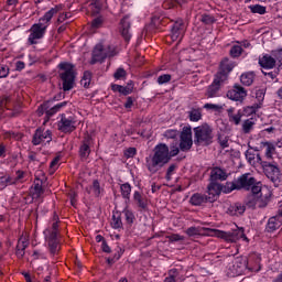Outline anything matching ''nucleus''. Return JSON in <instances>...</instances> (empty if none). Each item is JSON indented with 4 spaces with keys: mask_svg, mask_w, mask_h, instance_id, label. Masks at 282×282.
<instances>
[{
    "mask_svg": "<svg viewBox=\"0 0 282 282\" xmlns=\"http://www.w3.org/2000/svg\"><path fill=\"white\" fill-rule=\"evenodd\" d=\"M122 254H124V249H122V247H117L112 257L115 260L120 261V259H122Z\"/></svg>",
    "mask_w": 282,
    "mask_h": 282,
    "instance_id": "obj_58",
    "label": "nucleus"
},
{
    "mask_svg": "<svg viewBox=\"0 0 282 282\" xmlns=\"http://www.w3.org/2000/svg\"><path fill=\"white\" fill-rule=\"evenodd\" d=\"M226 83L225 75H216L212 85L208 86L205 96L207 98H219V91L221 89V85Z\"/></svg>",
    "mask_w": 282,
    "mask_h": 282,
    "instance_id": "obj_15",
    "label": "nucleus"
},
{
    "mask_svg": "<svg viewBox=\"0 0 282 282\" xmlns=\"http://www.w3.org/2000/svg\"><path fill=\"white\" fill-rule=\"evenodd\" d=\"M94 139H91V137H85V139L83 140L80 147H79V158H82V160H87V158H89V155H91V142Z\"/></svg>",
    "mask_w": 282,
    "mask_h": 282,
    "instance_id": "obj_25",
    "label": "nucleus"
},
{
    "mask_svg": "<svg viewBox=\"0 0 282 282\" xmlns=\"http://www.w3.org/2000/svg\"><path fill=\"white\" fill-rule=\"evenodd\" d=\"M78 120L76 119V115H61V120L57 121V131L61 133H65L66 135L69 133H74L76 131Z\"/></svg>",
    "mask_w": 282,
    "mask_h": 282,
    "instance_id": "obj_9",
    "label": "nucleus"
},
{
    "mask_svg": "<svg viewBox=\"0 0 282 282\" xmlns=\"http://www.w3.org/2000/svg\"><path fill=\"white\" fill-rule=\"evenodd\" d=\"M254 72H248L240 76V83H242L246 87H250L252 83H254Z\"/></svg>",
    "mask_w": 282,
    "mask_h": 282,
    "instance_id": "obj_36",
    "label": "nucleus"
},
{
    "mask_svg": "<svg viewBox=\"0 0 282 282\" xmlns=\"http://www.w3.org/2000/svg\"><path fill=\"white\" fill-rule=\"evenodd\" d=\"M118 55V48L113 45H102L96 44L90 59V65H96V63H105L107 58H113V56Z\"/></svg>",
    "mask_w": 282,
    "mask_h": 282,
    "instance_id": "obj_4",
    "label": "nucleus"
},
{
    "mask_svg": "<svg viewBox=\"0 0 282 282\" xmlns=\"http://www.w3.org/2000/svg\"><path fill=\"white\" fill-rule=\"evenodd\" d=\"M59 226L61 218L58 217V214L54 212L52 217L48 219L46 228L43 231L51 257H56L61 250V241L58 240V235H61V230L58 229Z\"/></svg>",
    "mask_w": 282,
    "mask_h": 282,
    "instance_id": "obj_2",
    "label": "nucleus"
},
{
    "mask_svg": "<svg viewBox=\"0 0 282 282\" xmlns=\"http://www.w3.org/2000/svg\"><path fill=\"white\" fill-rule=\"evenodd\" d=\"M210 204V198L207 194L195 193L189 198V204L192 206H204V204Z\"/></svg>",
    "mask_w": 282,
    "mask_h": 282,
    "instance_id": "obj_27",
    "label": "nucleus"
},
{
    "mask_svg": "<svg viewBox=\"0 0 282 282\" xmlns=\"http://www.w3.org/2000/svg\"><path fill=\"white\" fill-rule=\"evenodd\" d=\"M30 34L28 37L29 45H36L41 41V39H45V34H47V31L41 26V24L34 23L30 29Z\"/></svg>",
    "mask_w": 282,
    "mask_h": 282,
    "instance_id": "obj_18",
    "label": "nucleus"
},
{
    "mask_svg": "<svg viewBox=\"0 0 282 282\" xmlns=\"http://www.w3.org/2000/svg\"><path fill=\"white\" fill-rule=\"evenodd\" d=\"M180 145L173 143L170 145L166 143H159L153 149V154L145 158L147 169L150 173H158L160 169H164L173 158L180 155Z\"/></svg>",
    "mask_w": 282,
    "mask_h": 282,
    "instance_id": "obj_1",
    "label": "nucleus"
},
{
    "mask_svg": "<svg viewBox=\"0 0 282 282\" xmlns=\"http://www.w3.org/2000/svg\"><path fill=\"white\" fill-rule=\"evenodd\" d=\"M208 232H210L209 228H205V227H188L186 229V236L187 237H202L204 235H208Z\"/></svg>",
    "mask_w": 282,
    "mask_h": 282,
    "instance_id": "obj_30",
    "label": "nucleus"
},
{
    "mask_svg": "<svg viewBox=\"0 0 282 282\" xmlns=\"http://www.w3.org/2000/svg\"><path fill=\"white\" fill-rule=\"evenodd\" d=\"M256 98L258 102H263V100L265 99V90L264 89L256 90Z\"/></svg>",
    "mask_w": 282,
    "mask_h": 282,
    "instance_id": "obj_59",
    "label": "nucleus"
},
{
    "mask_svg": "<svg viewBox=\"0 0 282 282\" xmlns=\"http://www.w3.org/2000/svg\"><path fill=\"white\" fill-rule=\"evenodd\" d=\"M175 171H177V164L172 163L166 170V174H165L166 182H171V180H173V175H175Z\"/></svg>",
    "mask_w": 282,
    "mask_h": 282,
    "instance_id": "obj_46",
    "label": "nucleus"
},
{
    "mask_svg": "<svg viewBox=\"0 0 282 282\" xmlns=\"http://www.w3.org/2000/svg\"><path fill=\"white\" fill-rule=\"evenodd\" d=\"M188 118H189L191 122H199V120H202V110L192 109L188 112Z\"/></svg>",
    "mask_w": 282,
    "mask_h": 282,
    "instance_id": "obj_40",
    "label": "nucleus"
},
{
    "mask_svg": "<svg viewBox=\"0 0 282 282\" xmlns=\"http://www.w3.org/2000/svg\"><path fill=\"white\" fill-rule=\"evenodd\" d=\"M90 8H91L93 17H98V14H100V12H102V8H105V1L91 0Z\"/></svg>",
    "mask_w": 282,
    "mask_h": 282,
    "instance_id": "obj_34",
    "label": "nucleus"
},
{
    "mask_svg": "<svg viewBox=\"0 0 282 282\" xmlns=\"http://www.w3.org/2000/svg\"><path fill=\"white\" fill-rule=\"evenodd\" d=\"M177 135H180V131H177L175 129H169L164 132V138H167L170 140H175V138H177Z\"/></svg>",
    "mask_w": 282,
    "mask_h": 282,
    "instance_id": "obj_52",
    "label": "nucleus"
},
{
    "mask_svg": "<svg viewBox=\"0 0 282 282\" xmlns=\"http://www.w3.org/2000/svg\"><path fill=\"white\" fill-rule=\"evenodd\" d=\"M224 237L226 241H230L231 243H237V241H250L248 239V236H246L243 227H237L236 229H232L230 231L224 232Z\"/></svg>",
    "mask_w": 282,
    "mask_h": 282,
    "instance_id": "obj_20",
    "label": "nucleus"
},
{
    "mask_svg": "<svg viewBox=\"0 0 282 282\" xmlns=\"http://www.w3.org/2000/svg\"><path fill=\"white\" fill-rule=\"evenodd\" d=\"M132 188H133V186H131V184L129 182L120 185L121 197H122V199H124L126 204H129V202H131Z\"/></svg>",
    "mask_w": 282,
    "mask_h": 282,
    "instance_id": "obj_33",
    "label": "nucleus"
},
{
    "mask_svg": "<svg viewBox=\"0 0 282 282\" xmlns=\"http://www.w3.org/2000/svg\"><path fill=\"white\" fill-rule=\"evenodd\" d=\"M102 23H105V20L102 19V17H97L91 21V28H94L95 30H98V28H102Z\"/></svg>",
    "mask_w": 282,
    "mask_h": 282,
    "instance_id": "obj_54",
    "label": "nucleus"
},
{
    "mask_svg": "<svg viewBox=\"0 0 282 282\" xmlns=\"http://www.w3.org/2000/svg\"><path fill=\"white\" fill-rule=\"evenodd\" d=\"M64 8V4H56L55 7L51 8L47 12L44 13L42 18L39 19L37 25L47 31V28H50V23H52V19H54L55 14L62 12Z\"/></svg>",
    "mask_w": 282,
    "mask_h": 282,
    "instance_id": "obj_14",
    "label": "nucleus"
},
{
    "mask_svg": "<svg viewBox=\"0 0 282 282\" xmlns=\"http://www.w3.org/2000/svg\"><path fill=\"white\" fill-rule=\"evenodd\" d=\"M45 182H47V176H45V173L40 172V174L35 175L33 186L30 189L32 199H41V197H43V194L45 193L43 184Z\"/></svg>",
    "mask_w": 282,
    "mask_h": 282,
    "instance_id": "obj_12",
    "label": "nucleus"
},
{
    "mask_svg": "<svg viewBox=\"0 0 282 282\" xmlns=\"http://www.w3.org/2000/svg\"><path fill=\"white\" fill-rule=\"evenodd\" d=\"M132 202L139 213H147V210H149V197L144 195L143 191H134L132 194Z\"/></svg>",
    "mask_w": 282,
    "mask_h": 282,
    "instance_id": "obj_16",
    "label": "nucleus"
},
{
    "mask_svg": "<svg viewBox=\"0 0 282 282\" xmlns=\"http://www.w3.org/2000/svg\"><path fill=\"white\" fill-rule=\"evenodd\" d=\"M254 127V119L250 118L242 122V131L243 133H250Z\"/></svg>",
    "mask_w": 282,
    "mask_h": 282,
    "instance_id": "obj_43",
    "label": "nucleus"
},
{
    "mask_svg": "<svg viewBox=\"0 0 282 282\" xmlns=\"http://www.w3.org/2000/svg\"><path fill=\"white\" fill-rule=\"evenodd\" d=\"M121 213L124 217L126 226L131 228V226L135 224V213H133V209L129 208V205H127Z\"/></svg>",
    "mask_w": 282,
    "mask_h": 282,
    "instance_id": "obj_29",
    "label": "nucleus"
},
{
    "mask_svg": "<svg viewBox=\"0 0 282 282\" xmlns=\"http://www.w3.org/2000/svg\"><path fill=\"white\" fill-rule=\"evenodd\" d=\"M254 160L257 164L262 166L264 175L272 182L273 186H279L281 184V169H279V165L263 161L261 154H257Z\"/></svg>",
    "mask_w": 282,
    "mask_h": 282,
    "instance_id": "obj_6",
    "label": "nucleus"
},
{
    "mask_svg": "<svg viewBox=\"0 0 282 282\" xmlns=\"http://www.w3.org/2000/svg\"><path fill=\"white\" fill-rule=\"evenodd\" d=\"M14 184H17V183L12 176H1L0 177V186H1L2 191L4 188H8V186H14Z\"/></svg>",
    "mask_w": 282,
    "mask_h": 282,
    "instance_id": "obj_39",
    "label": "nucleus"
},
{
    "mask_svg": "<svg viewBox=\"0 0 282 282\" xmlns=\"http://www.w3.org/2000/svg\"><path fill=\"white\" fill-rule=\"evenodd\" d=\"M82 87L85 89H89V86L91 85V72L85 70L80 80Z\"/></svg>",
    "mask_w": 282,
    "mask_h": 282,
    "instance_id": "obj_38",
    "label": "nucleus"
},
{
    "mask_svg": "<svg viewBox=\"0 0 282 282\" xmlns=\"http://www.w3.org/2000/svg\"><path fill=\"white\" fill-rule=\"evenodd\" d=\"M250 191L254 195V197H261V187L259 186V184L254 183L250 187Z\"/></svg>",
    "mask_w": 282,
    "mask_h": 282,
    "instance_id": "obj_57",
    "label": "nucleus"
},
{
    "mask_svg": "<svg viewBox=\"0 0 282 282\" xmlns=\"http://www.w3.org/2000/svg\"><path fill=\"white\" fill-rule=\"evenodd\" d=\"M228 191V182L224 185L219 182L209 181V184L207 186V197L209 198L210 204H213V202H217V198L219 197V195H221V193H231Z\"/></svg>",
    "mask_w": 282,
    "mask_h": 282,
    "instance_id": "obj_10",
    "label": "nucleus"
},
{
    "mask_svg": "<svg viewBox=\"0 0 282 282\" xmlns=\"http://www.w3.org/2000/svg\"><path fill=\"white\" fill-rule=\"evenodd\" d=\"M282 226V217L280 215L272 216L268 219V223L264 228V232H268L269 235H272L279 230Z\"/></svg>",
    "mask_w": 282,
    "mask_h": 282,
    "instance_id": "obj_23",
    "label": "nucleus"
},
{
    "mask_svg": "<svg viewBox=\"0 0 282 282\" xmlns=\"http://www.w3.org/2000/svg\"><path fill=\"white\" fill-rule=\"evenodd\" d=\"M119 94H121V96H129L130 94H133V88L129 86H121V90Z\"/></svg>",
    "mask_w": 282,
    "mask_h": 282,
    "instance_id": "obj_61",
    "label": "nucleus"
},
{
    "mask_svg": "<svg viewBox=\"0 0 282 282\" xmlns=\"http://www.w3.org/2000/svg\"><path fill=\"white\" fill-rule=\"evenodd\" d=\"M133 102H135V97L129 96L123 105L124 109H131L133 107Z\"/></svg>",
    "mask_w": 282,
    "mask_h": 282,
    "instance_id": "obj_60",
    "label": "nucleus"
},
{
    "mask_svg": "<svg viewBox=\"0 0 282 282\" xmlns=\"http://www.w3.org/2000/svg\"><path fill=\"white\" fill-rule=\"evenodd\" d=\"M246 96H248V91L239 84H235L234 87L227 91V98L234 102H243Z\"/></svg>",
    "mask_w": 282,
    "mask_h": 282,
    "instance_id": "obj_19",
    "label": "nucleus"
},
{
    "mask_svg": "<svg viewBox=\"0 0 282 282\" xmlns=\"http://www.w3.org/2000/svg\"><path fill=\"white\" fill-rule=\"evenodd\" d=\"M204 109H206L207 111H220L224 109V107L217 104H205Z\"/></svg>",
    "mask_w": 282,
    "mask_h": 282,
    "instance_id": "obj_51",
    "label": "nucleus"
},
{
    "mask_svg": "<svg viewBox=\"0 0 282 282\" xmlns=\"http://www.w3.org/2000/svg\"><path fill=\"white\" fill-rule=\"evenodd\" d=\"M172 78L171 74H163L158 77L156 83L158 85H166L167 83H171Z\"/></svg>",
    "mask_w": 282,
    "mask_h": 282,
    "instance_id": "obj_49",
    "label": "nucleus"
},
{
    "mask_svg": "<svg viewBox=\"0 0 282 282\" xmlns=\"http://www.w3.org/2000/svg\"><path fill=\"white\" fill-rule=\"evenodd\" d=\"M120 23L121 36L124 39L126 43H129V41H131V32H129V30H131V23H129L127 17H124Z\"/></svg>",
    "mask_w": 282,
    "mask_h": 282,
    "instance_id": "obj_32",
    "label": "nucleus"
},
{
    "mask_svg": "<svg viewBox=\"0 0 282 282\" xmlns=\"http://www.w3.org/2000/svg\"><path fill=\"white\" fill-rule=\"evenodd\" d=\"M138 153V150L135 148H128L124 155L128 158H134Z\"/></svg>",
    "mask_w": 282,
    "mask_h": 282,
    "instance_id": "obj_63",
    "label": "nucleus"
},
{
    "mask_svg": "<svg viewBox=\"0 0 282 282\" xmlns=\"http://www.w3.org/2000/svg\"><path fill=\"white\" fill-rule=\"evenodd\" d=\"M63 107H67V101H62L55 106H53L50 110H46V113L48 116H54L55 113H58Z\"/></svg>",
    "mask_w": 282,
    "mask_h": 282,
    "instance_id": "obj_45",
    "label": "nucleus"
},
{
    "mask_svg": "<svg viewBox=\"0 0 282 282\" xmlns=\"http://www.w3.org/2000/svg\"><path fill=\"white\" fill-rule=\"evenodd\" d=\"M228 180V172L226 170L214 166L210 169L209 182H226Z\"/></svg>",
    "mask_w": 282,
    "mask_h": 282,
    "instance_id": "obj_21",
    "label": "nucleus"
},
{
    "mask_svg": "<svg viewBox=\"0 0 282 282\" xmlns=\"http://www.w3.org/2000/svg\"><path fill=\"white\" fill-rule=\"evenodd\" d=\"M265 158L267 160H272V153L274 151V145L270 144V143H265Z\"/></svg>",
    "mask_w": 282,
    "mask_h": 282,
    "instance_id": "obj_55",
    "label": "nucleus"
},
{
    "mask_svg": "<svg viewBox=\"0 0 282 282\" xmlns=\"http://www.w3.org/2000/svg\"><path fill=\"white\" fill-rule=\"evenodd\" d=\"M245 158L246 160L249 162V164H254V160H256V154L254 152L247 150L245 152Z\"/></svg>",
    "mask_w": 282,
    "mask_h": 282,
    "instance_id": "obj_56",
    "label": "nucleus"
},
{
    "mask_svg": "<svg viewBox=\"0 0 282 282\" xmlns=\"http://www.w3.org/2000/svg\"><path fill=\"white\" fill-rule=\"evenodd\" d=\"M229 54L231 58H239V56L243 54V47H241V45H234L231 46Z\"/></svg>",
    "mask_w": 282,
    "mask_h": 282,
    "instance_id": "obj_42",
    "label": "nucleus"
},
{
    "mask_svg": "<svg viewBox=\"0 0 282 282\" xmlns=\"http://www.w3.org/2000/svg\"><path fill=\"white\" fill-rule=\"evenodd\" d=\"M53 132L52 130L47 129L45 130V128L43 127H39L36 128V130L33 133L32 137V144L33 147H39V145H43V144H50V142H52L53 140Z\"/></svg>",
    "mask_w": 282,
    "mask_h": 282,
    "instance_id": "obj_11",
    "label": "nucleus"
},
{
    "mask_svg": "<svg viewBox=\"0 0 282 282\" xmlns=\"http://www.w3.org/2000/svg\"><path fill=\"white\" fill-rule=\"evenodd\" d=\"M21 104L13 102L12 95L0 96V113L4 115L6 118H17L21 116Z\"/></svg>",
    "mask_w": 282,
    "mask_h": 282,
    "instance_id": "obj_5",
    "label": "nucleus"
},
{
    "mask_svg": "<svg viewBox=\"0 0 282 282\" xmlns=\"http://www.w3.org/2000/svg\"><path fill=\"white\" fill-rule=\"evenodd\" d=\"M88 193H91L94 197H102L105 195V187L100 186V181L98 178L94 180Z\"/></svg>",
    "mask_w": 282,
    "mask_h": 282,
    "instance_id": "obj_31",
    "label": "nucleus"
},
{
    "mask_svg": "<svg viewBox=\"0 0 282 282\" xmlns=\"http://www.w3.org/2000/svg\"><path fill=\"white\" fill-rule=\"evenodd\" d=\"M228 135L219 133L217 137L218 144H220L221 149H228L230 144L228 143Z\"/></svg>",
    "mask_w": 282,
    "mask_h": 282,
    "instance_id": "obj_47",
    "label": "nucleus"
},
{
    "mask_svg": "<svg viewBox=\"0 0 282 282\" xmlns=\"http://www.w3.org/2000/svg\"><path fill=\"white\" fill-rule=\"evenodd\" d=\"M254 184H257V178H254V176H252L250 173H246L240 175L237 180L228 182L227 188L229 187V189H227V193L242 189L250 191Z\"/></svg>",
    "mask_w": 282,
    "mask_h": 282,
    "instance_id": "obj_8",
    "label": "nucleus"
},
{
    "mask_svg": "<svg viewBox=\"0 0 282 282\" xmlns=\"http://www.w3.org/2000/svg\"><path fill=\"white\" fill-rule=\"evenodd\" d=\"M276 61L281 63L282 50L273 51L272 55L264 54L262 57L259 58V65L263 69H274V67H276Z\"/></svg>",
    "mask_w": 282,
    "mask_h": 282,
    "instance_id": "obj_13",
    "label": "nucleus"
},
{
    "mask_svg": "<svg viewBox=\"0 0 282 282\" xmlns=\"http://www.w3.org/2000/svg\"><path fill=\"white\" fill-rule=\"evenodd\" d=\"M200 21L205 25H213V23H215L216 20H215V17L205 13L202 15Z\"/></svg>",
    "mask_w": 282,
    "mask_h": 282,
    "instance_id": "obj_50",
    "label": "nucleus"
},
{
    "mask_svg": "<svg viewBox=\"0 0 282 282\" xmlns=\"http://www.w3.org/2000/svg\"><path fill=\"white\" fill-rule=\"evenodd\" d=\"M228 215L231 217H239L246 213V205L242 203H234L227 209Z\"/></svg>",
    "mask_w": 282,
    "mask_h": 282,
    "instance_id": "obj_28",
    "label": "nucleus"
},
{
    "mask_svg": "<svg viewBox=\"0 0 282 282\" xmlns=\"http://www.w3.org/2000/svg\"><path fill=\"white\" fill-rule=\"evenodd\" d=\"M178 147L183 153L193 149V130L191 128H184L181 132Z\"/></svg>",
    "mask_w": 282,
    "mask_h": 282,
    "instance_id": "obj_17",
    "label": "nucleus"
},
{
    "mask_svg": "<svg viewBox=\"0 0 282 282\" xmlns=\"http://www.w3.org/2000/svg\"><path fill=\"white\" fill-rule=\"evenodd\" d=\"M248 268V261L243 259H236L232 263V265L229 268L234 274V276H239L243 272H246Z\"/></svg>",
    "mask_w": 282,
    "mask_h": 282,
    "instance_id": "obj_26",
    "label": "nucleus"
},
{
    "mask_svg": "<svg viewBox=\"0 0 282 282\" xmlns=\"http://www.w3.org/2000/svg\"><path fill=\"white\" fill-rule=\"evenodd\" d=\"M213 128L203 124L194 128V144L196 147H210L213 142Z\"/></svg>",
    "mask_w": 282,
    "mask_h": 282,
    "instance_id": "obj_7",
    "label": "nucleus"
},
{
    "mask_svg": "<svg viewBox=\"0 0 282 282\" xmlns=\"http://www.w3.org/2000/svg\"><path fill=\"white\" fill-rule=\"evenodd\" d=\"M249 8L252 14H267L268 12V9L261 4H253V6H250Z\"/></svg>",
    "mask_w": 282,
    "mask_h": 282,
    "instance_id": "obj_44",
    "label": "nucleus"
},
{
    "mask_svg": "<svg viewBox=\"0 0 282 282\" xmlns=\"http://www.w3.org/2000/svg\"><path fill=\"white\" fill-rule=\"evenodd\" d=\"M232 69H235V62L228 59V57H225L220 62V72L216 76H225V82H227L228 75L230 72H232Z\"/></svg>",
    "mask_w": 282,
    "mask_h": 282,
    "instance_id": "obj_24",
    "label": "nucleus"
},
{
    "mask_svg": "<svg viewBox=\"0 0 282 282\" xmlns=\"http://www.w3.org/2000/svg\"><path fill=\"white\" fill-rule=\"evenodd\" d=\"M122 216L120 214L112 215L111 228L113 230H122Z\"/></svg>",
    "mask_w": 282,
    "mask_h": 282,
    "instance_id": "obj_37",
    "label": "nucleus"
},
{
    "mask_svg": "<svg viewBox=\"0 0 282 282\" xmlns=\"http://www.w3.org/2000/svg\"><path fill=\"white\" fill-rule=\"evenodd\" d=\"M113 78L115 80H122L127 78V70H124V68L122 67L117 68V70L113 74Z\"/></svg>",
    "mask_w": 282,
    "mask_h": 282,
    "instance_id": "obj_48",
    "label": "nucleus"
},
{
    "mask_svg": "<svg viewBox=\"0 0 282 282\" xmlns=\"http://www.w3.org/2000/svg\"><path fill=\"white\" fill-rule=\"evenodd\" d=\"M172 35L171 39L172 41H182L184 39V32H186V29L184 26V20H177L173 25H172Z\"/></svg>",
    "mask_w": 282,
    "mask_h": 282,
    "instance_id": "obj_22",
    "label": "nucleus"
},
{
    "mask_svg": "<svg viewBox=\"0 0 282 282\" xmlns=\"http://www.w3.org/2000/svg\"><path fill=\"white\" fill-rule=\"evenodd\" d=\"M28 158H29V164H36V162H39V159L36 158L35 152H30Z\"/></svg>",
    "mask_w": 282,
    "mask_h": 282,
    "instance_id": "obj_64",
    "label": "nucleus"
},
{
    "mask_svg": "<svg viewBox=\"0 0 282 282\" xmlns=\"http://www.w3.org/2000/svg\"><path fill=\"white\" fill-rule=\"evenodd\" d=\"M169 241L175 242V241H184V237H182L178 234H172L171 236H167Z\"/></svg>",
    "mask_w": 282,
    "mask_h": 282,
    "instance_id": "obj_62",
    "label": "nucleus"
},
{
    "mask_svg": "<svg viewBox=\"0 0 282 282\" xmlns=\"http://www.w3.org/2000/svg\"><path fill=\"white\" fill-rule=\"evenodd\" d=\"M28 241L25 240H19L17 248H15V254L18 257V259H23V257H25V250L28 249Z\"/></svg>",
    "mask_w": 282,
    "mask_h": 282,
    "instance_id": "obj_35",
    "label": "nucleus"
},
{
    "mask_svg": "<svg viewBox=\"0 0 282 282\" xmlns=\"http://www.w3.org/2000/svg\"><path fill=\"white\" fill-rule=\"evenodd\" d=\"M241 118H243V110H238L237 113L229 117V122H234L236 127H239L241 124Z\"/></svg>",
    "mask_w": 282,
    "mask_h": 282,
    "instance_id": "obj_41",
    "label": "nucleus"
},
{
    "mask_svg": "<svg viewBox=\"0 0 282 282\" xmlns=\"http://www.w3.org/2000/svg\"><path fill=\"white\" fill-rule=\"evenodd\" d=\"M10 76V67L6 64H0V78H8Z\"/></svg>",
    "mask_w": 282,
    "mask_h": 282,
    "instance_id": "obj_53",
    "label": "nucleus"
},
{
    "mask_svg": "<svg viewBox=\"0 0 282 282\" xmlns=\"http://www.w3.org/2000/svg\"><path fill=\"white\" fill-rule=\"evenodd\" d=\"M59 78L62 80L63 91H72L74 89V83H76V73L74 72V64L68 62H61L58 64Z\"/></svg>",
    "mask_w": 282,
    "mask_h": 282,
    "instance_id": "obj_3",
    "label": "nucleus"
}]
</instances>
